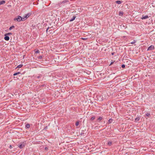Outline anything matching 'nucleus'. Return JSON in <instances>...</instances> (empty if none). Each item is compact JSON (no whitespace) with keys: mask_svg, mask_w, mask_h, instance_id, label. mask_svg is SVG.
I'll use <instances>...</instances> for the list:
<instances>
[{"mask_svg":"<svg viewBox=\"0 0 155 155\" xmlns=\"http://www.w3.org/2000/svg\"><path fill=\"white\" fill-rule=\"evenodd\" d=\"M136 42V41H133L132 42H131V44H133L135 43Z\"/></svg>","mask_w":155,"mask_h":155,"instance_id":"26","label":"nucleus"},{"mask_svg":"<svg viewBox=\"0 0 155 155\" xmlns=\"http://www.w3.org/2000/svg\"><path fill=\"white\" fill-rule=\"evenodd\" d=\"M25 146V143H24V142L21 143L20 144H19V145L18 146V147L20 149H22Z\"/></svg>","mask_w":155,"mask_h":155,"instance_id":"2","label":"nucleus"},{"mask_svg":"<svg viewBox=\"0 0 155 155\" xmlns=\"http://www.w3.org/2000/svg\"><path fill=\"white\" fill-rule=\"evenodd\" d=\"M42 57L41 56H39L38 58V59H40V60L41 59H42Z\"/></svg>","mask_w":155,"mask_h":155,"instance_id":"22","label":"nucleus"},{"mask_svg":"<svg viewBox=\"0 0 155 155\" xmlns=\"http://www.w3.org/2000/svg\"><path fill=\"white\" fill-rule=\"evenodd\" d=\"M12 35V33H7L5 34V36L11 35Z\"/></svg>","mask_w":155,"mask_h":155,"instance_id":"10","label":"nucleus"},{"mask_svg":"<svg viewBox=\"0 0 155 155\" xmlns=\"http://www.w3.org/2000/svg\"><path fill=\"white\" fill-rule=\"evenodd\" d=\"M9 148L10 149H12V145H10Z\"/></svg>","mask_w":155,"mask_h":155,"instance_id":"29","label":"nucleus"},{"mask_svg":"<svg viewBox=\"0 0 155 155\" xmlns=\"http://www.w3.org/2000/svg\"><path fill=\"white\" fill-rule=\"evenodd\" d=\"M139 120V119H137V118H136V120Z\"/></svg>","mask_w":155,"mask_h":155,"instance_id":"31","label":"nucleus"},{"mask_svg":"<svg viewBox=\"0 0 155 155\" xmlns=\"http://www.w3.org/2000/svg\"><path fill=\"white\" fill-rule=\"evenodd\" d=\"M15 28V26H12L11 27H10V28H9V30H12V29L14 28Z\"/></svg>","mask_w":155,"mask_h":155,"instance_id":"16","label":"nucleus"},{"mask_svg":"<svg viewBox=\"0 0 155 155\" xmlns=\"http://www.w3.org/2000/svg\"><path fill=\"white\" fill-rule=\"evenodd\" d=\"M5 37L4 38V39L6 41H8L9 40V37L7 36V35L5 36Z\"/></svg>","mask_w":155,"mask_h":155,"instance_id":"7","label":"nucleus"},{"mask_svg":"<svg viewBox=\"0 0 155 155\" xmlns=\"http://www.w3.org/2000/svg\"><path fill=\"white\" fill-rule=\"evenodd\" d=\"M139 120V119H137V118H136V120Z\"/></svg>","mask_w":155,"mask_h":155,"instance_id":"32","label":"nucleus"},{"mask_svg":"<svg viewBox=\"0 0 155 155\" xmlns=\"http://www.w3.org/2000/svg\"><path fill=\"white\" fill-rule=\"evenodd\" d=\"M79 121H77L76 122V124H75V125H76V126H78L79 125Z\"/></svg>","mask_w":155,"mask_h":155,"instance_id":"12","label":"nucleus"},{"mask_svg":"<svg viewBox=\"0 0 155 155\" xmlns=\"http://www.w3.org/2000/svg\"><path fill=\"white\" fill-rule=\"evenodd\" d=\"M22 65H19L17 67V68H20L22 67Z\"/></svg>","mask_w":155,"mask_h":155,"instance_id":"20","label":"nucleus"},{"mask_svg":"<svg viewBox=\"0 0 155 155\" xmlns=\"http://www.w3.org/2000/svg\"><path fill=\"white\" fill-rule=\"evenodd\" d=\"M146 115L147 116H149L150 115V114L149 113H147L146 114Z\"/></svg>","mask_w":155,"mask_h":155,"instance_id":"25","label":"nucleus"},{"mask_svg":"<svg viewBox=\"0 0 155 155\" xmlns=\"http://www.w3.org/2000/svg\"><path fill=\"white\" fill-rule=\"evenodd\" d=\"M31 15V14L30 13H28L25 15V18L27 19Z\"/></svg>","mask_w":155,"mask_h":155,"instance_id":"5","label":"nucleus"},{"mask_svg":"<svg viewBox=\"0 0 155 155\" xmlns=\"http://www.w3.org/2000/svg\"><path fill=\"white\" fill-rule=\"evenodd\" d=\"M14 20H17V21L18 22H20L21 21H23L22 18L19 16H18L17 18H15Z\"/></svg>","mask_w":155,"mask_h":155,"instance_id":"1","label":"nucleus"},{"mask_svg":"<svg viewBox=\"0 0 155 155\" xmlns=\"http://www.w3.org/2000/svg\"><path fill=\"white\" fill-rule=\"evenodd\" d=\"M45 149L46 150H48V148L47 147H45Z\"/></svg>","mask_w":155,"mask_h":155,"instance_id":"27","label":"nucleus"},{"mask_svg":"<svg viewBox=\"0 0 155 155\" xmlns=\"http://www.w3.org/2000/svg\"><path fill=\"white\" fill-rule=\"evenodd\" d=\"M36 53H39L40 52V51L39 50H37L35 52Z\"/></svg>","mask_w":155,"mask_h":155,"instance_id":"24","label":"nucleus"},{"mask_svg":"<svg viewBox=\"0 0 155 155\" xmlns=\"http://www.w3.org/2000/svg\"><path fill=\"white\" fill-rule=\"evenodd\" d=\"M103 118L102 117H99L96 120L97 122H100L102 119Z\"/></svg>","mask_w":155,"mask_h":155,"instance_id":"4","label":"nucleus"},{"mask_svg":"<svg viewBox=\"0 0 155 155\" xmlns=\"http://www.w3.org/2000/svg\"><path fill=\"white\" fill-rule=\"evenodd\" d=\"M139 120V119H137V118H136V120Z\"/></svg>","mask_w":155,"mask_h":155,"instance_id":"33","label":"nucleus"},{"mask_svg":"<svg viewBox=\"0 0 155 155\" xmlns=\"http://www.w3.org/2000/svg\"><path fill=\"white\" fill-rule=\"evenodd\" d=\"M123 14V12L122 11H120L119 12V16H122Z\"/></svg>","mask_w":155,"mask_h":155,"instance_id":"9","label":"nucleus"},{"mask_svg":"<svg viewBox=\"0 0 155 155\" xmlns=\"http://www.w3.org/2000/svg\"><path fill=\"white\" fill-rule=\"evenodd\" d=\"M19 74H20V73L19 72H18V73H14L13 75H14L15 76V75H17Z\"/></svg>","mask_w":155,"mask_h":155,"instance_id":"21","label":"nucleus"},{"mask_svg":"<svg viewBox=\"0 0 155 155\" xmlns=\"http://www.w3.org/2000/svg\"><path fill=\"white\" fill-rule=\"evenodd\" d=\"M112 63H112V62H111V64H112Z\"/></svg>","mask_w":155,"mask_h":155,"instance_id":"34","label":"nucleus"},{"mask_svg":"<svg viewBox=\"0 0 155 155\" xmlns=\"http://www.w3.org/2000/svg\"><path fill=\"white\" fill-rule=\"evenodd\" d=\"M26 127L27 128H29L30 127V125L29 124H27L26 125Z\"/></svg>","mask_w":155,"mask_h":155,"instance_id":"15","label":"nucleus"},{"mask_svg":"<svg viewBox=\"0 0 155 155\" xmlns=\"http://www.w3.org/2000/svg\"><path fill=\"white\" fill-rule=\"evenodd\" d=\"M112 144V142L111 141H109L108 143V144L109 146H110Z\"/></svg>","mask_w":155,"mask_h":155,"instance_id":"13","label":"nucleus"},{"mask_svg":"<svg viewBox=\"0 0 155 155\" xmlns=\"http://www.w3.org/2000/svg\"><path fill=\"white\" fill-rule=\"evenodd\" d=\"M154 136H151L150 137V139L153 140H154V139H155V138H154Z\"/></svg>","mask_w":155,"mask_h":155,"instance_id":"19","label":"nucleus"},{"mask_svg":"<svg viewBox=\"0 0 155 155\" xmlns=\"http://www.w3.org/2000/svg\"><path fill=\"white\" fill-rule=\"evenodd\" d=\"M22 20H23V21H25L27 19L26 18H25V16H24L23 17H22Z\"/></svg>","mask_w":155,"mask_h":155,"instance_id":"17","label":"nucleus"},{"mask_svg":"<svg viewBox=\"0 0 155 155\" xmlns=\"http://www.w3.org/2000/svg\"><path fill=\"white\" fill-rule=\"evenodd\" d=\"M112 121V119H110L109 120V122L110 123H111Z\"/></svg>","mask_w":155,"mask_h":155,"instance_id":"23","label":"nucleus"},{"mask_svg":"<svg viewBox=\"0 0 155 155\" xmlns=\"http://www.w3.org/2000/svg\"><path fill=\"white\" fill-rule=\"evenodd\" d=\"M82 39H83V40H86V38H82Z\"/></svg>","mask_w":155,"mask_h":155,"instance_id":"30","label":"nucleus"},{"mask_svg":"<svg viewBox=\"0 0 155 155\" xmlns=\"http://www.w3.org/2000/svg\"><path fill=\"white\" fill-rule=\"evenodd\" d=\"M95 119V117L94 116H93L91 118V120H94Z\"/></svg>","mask_w":155,"mask_h":155,"instance_id":"18","label":"nucleus"},{"mask_svg":"<svg viewBox=\"0 0 155 155\" xmlns=\"http://www.w3.org/2000/svg\"><path fill=\"white\" fill-rule=\"evenodd\" d=\"M154 47L153 45H151L148 47L147 49V51L152 50L154 49Z\"/></svg>","mask_w":155,"mask_h":155,"instance_id":"3","label":"nucleus"},{"mask_svg":"<svg viewBox=\"0 0 155 155\" xmlns=\"http://www.w3.org/2000/svg\"><path fill=\"white\" fill-rule=\"evenodd\" d=\"M148 18V17L147 15L143 16L141 18V19H145Z\"/></svg>","mask_w":155,"mask_h":155,"instance_id":"6","label":"nucleus"},{"mask_svg":"<svg viewBox=\"0 0 155 155\" xmlns=\"http://www.w3.org/2000/svg\"><path fill=\"white\" fill-rule=\"evenodd\" d=\"M5 2L4 1H2L0 2V5L5 4Z\"/></svg>","mask_w":155,"mask_h":155,"instance_id":"11","label":"nucleus"},{"mask_svg":"<svg viewBox=\"0 0 155 155\" xmlns=\"http://www.w3.org/2000/svg\"><path fill=\"white\" fill-rule=\"evenodd\" d=\"M125 67V66L124 64H122V68H124Z\"/></svg>","mask_w":155,"mask_h":155,"instance_id":"28","label":"nucleus"},{"mask_svg":"<svg viewBox=\"0 0 155 155\" xmlns=\"http://www.w3.org/2000/svg\"><path fill=\"white\" fill-rule=\"evenodd\" d=\"M116 2L117 3L119 4L121 3V2L120 1H116Z\"/></svg>","mask_w":155,"mask_h":155,"instance_id":"14","label":"nucleus"},{"mask_svg":"<svg viewBox=\"0 0 155 155\" xmlns=\"http://www.w3.org/2000/svg\"><path fill=\"white\" fill-rule=\"evenodd\" d=\"M75 18H76L75 16H73V17L70 20V21H74L75 19Z\"/></svg>","mask_w":155,"mask_h":155,"instance_id":"8","label":"nucleus"}]
</instances>
